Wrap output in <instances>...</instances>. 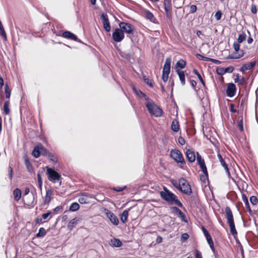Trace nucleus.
Returning <instances> with one entry per match:
<instances>
[{"label":"nucleus","mask_w":258,"mask_h":258,"mask_svg":"<svg viewBox=\"0 0 258 258\" xmlns=\"http://www.w3.org/2000/svg\"><path fill=\"white\" fill-rule=\"evenodd\" d=\"M164 191H161L160 193L162 199L164 200L170 205L175 204L180 208L183 207V204L177 199V196L175 194L172 193L165 187H164Z\"/></svg>","instance_id":"f257e3e1"},{"label":"nucleus","mask_w":258,"mask_h":258,"mask_svg":"<svg viewBox=\"0 0 258 258\" xmlns=\"http://www.w3.org/2000/svg\"><path fill=\"white\" fill-rule=\"evenodd\" d=\"M178 190L184 194L190 195L192 193L190 185L184 178H181L178 181Z\"/></svg>","instance_id":"f03ea898"},{"label":"nucleus","mask_w":258,"mask_h":258,"mask_svg":"<svg viewBox=\"0 0 258 258\" xmlns=\"http://www.w3.org/2000/svg\"><path fill=\"white\" fill-rule=\"evenodd\" d=\"M118 25L119 28L123 31V33L127 34V36L133 41V35L135 29L134 26L131 24L124 22H120Z\"/></svg>","instance_id":"7ed1b4c3"},{"label":"nucleus","mask_w":258,"mask_h":258,"mask_svg":"<svg viewBox=\"0 0 258 258\" xmlns=\"http://www.w3.org/2000/svg\"><path fill=\"white\" fill-rule=\"evenodd\" d=\"M146 105L148 111L152 115L156 117H160L162 116L163 113L162 109L155 103L148 102L146 104Z\"/></svg>","instance_id":"20e7f679"},{"label":"nucleus","mask_w":258,"mask_h":258,"mask_svg":"<svg viewBox=\"0 0 258 258\" xmlns=\"http://www.w3.org/2000/svg\"><path fill=\"white\" fill-rule=\"evenodd\" d=\"M170 156L177 163L185 164L182 154L179 150L172 149L170 151Z\"/></svg>","instance_id":"39448f33"},{"label":"nucleus","mask_w":258,"mask_h":258,"mask_svg":"<svg viewBox=\"0 0 258 258\" xmlns=\"http://www.w3.org/2000/svg\"><path fill=\"white\" fill-rule=\"evenodd\" d=\"M52 31L56 36H62L70 40H77V36L70 31H65L62 32L61 30L56 31L54 29H52Z\"/></svg>","instance_id":"423d86ee"},{"label":"nucleus","mask_w":258,"mask_h":258,"mask_svg":"<svg viewBox=\"0 0 258 258\" xmlns=\"http://www.w3.org/2000/svg\"><path fill=\"white\" fill-rule=\"evenodd\" d=\"M46 168L48 178L50 181L55 182L56 180H58L61 178L60 175L53 169L48 167V166H46Z\"/></svg>","instance_id":"0eeeda50"},{"label":"nucleus","mask_w":258,"mask_h":258,"mask_svg":"<svg viewBox=\"0 0 258 258\" xmlns=\"http://www.w3.org/2000/svg\"><path fill=\"white\" fill-rule=\"evenodd\" d=\"M124 37L123 31L120 28H116L112 33V38L116 42H121Z\"/></svg>","instance_id":"6e6552de"},{"label":"nucleus","mask_w":258,"mask_h":258,"mask_svg":"<svg viewBox=\"0 0 258 258\" xmlns=\"http://www.w3.org/2000/svg\"><path fill=\"white\" fill-rule=\"evenodd\" d=\"M101 19L102 21L104 30L107 32H109L111 29V27L107 14L106 13H102Z\"/></svg>","instance_id":"1a4fd4ad"},{"label":"nucleus","mask_w":258,"mask_h":258,"mask_svg":"<svg viewBox=\"0 0 258 258\" xmlns=\"http://www.w3.org/2000/svg\"><path fill=\"white\" fill-rule=\"evenodd\" d=\"M105 212L106 216L109 219L110 222L115 225H117L119 223L118 218L108 209H105Z\"/></svg>","instance_id":"9d476101"},{"label":"nucleus","mask_w":258,"mask_h":258,"mask_svg":"<svg viewBox=\"0 0 258 258\" xmlns=\"http://www.w3.org/2000/svg\"><path fill=\"white\" fill-rule=\"evenodd\" d=\"M236 92V86L234 84L231 83H229L226 89L227 95L229 97H233Z\"/></svg>","instance_id":"9b49d317"},{"label":"nucleus","mask_w":258,"mask_h":258,"mask_svg":"<svg viewBox=\"0 0 258 258\" xmlns=\"http://www.w3.org/2000/svg\"><path fill=\"white\" fill-rule=\"evenodd\" d=\"M171 209L175 212V214L180 218L182 221L184 222H187V220L185 215L184 213L177 207H172Z\"/></svg>","instance_id":"f8f14e48"},{"label":"nucleus","mask_w":258,"mask_h":258,"mask_svg":"<svg viewBox=\"0 0 258 258\" xmlns=\"http://www.w3.org/2000/svg\"><path fill=\"white\" fill-rule=\"evenodd\" d=\"M226 217L227 219V223L229 224L234 223L233 213L229 207L225 208Z\"/></svg>","instance_id":"ddd939ff"},{"label":"nucleus","mask_w":258,"mask_h":258,"mask_svg":"<svg viewBox=\"0 0 258 258\" xmlns=\"http://www.w3.org/2000/svg\"><path fill=\"white\" fill-rule=\"evenodd\" d=\"M186 156L187 160L190 163H193L196 160V155L194 151L187 149L186 151Z\"/></svg>","instance_id":"4468645a"},{"label":"nucleus","mask_w":258,"mask_h":258,"mask_svg":"<svg viewBox=\"0 0 258 258\" xmlns=\"http://www.w3.org/2000/svg\"><path fill=\"white\" fill-rule=\"evenodd\" d=\"M256 64L255 61H253L247 63H245L240 68V71L244 72L247 70L252 69Z\"/></svg>","instance_id":"2eb2a0df"},{"label":"nucleus","mask_w":258,"mask_h":258,"mask_svg":"<svg viewBox=\"0 0 258 258\" xmlns=\"http://www.w3.org/2000/svg\"><path fill=\"white\" fill-rule=\"evenodd\" d=\"M170 64H171V58H167L166 59L165 62L164 63L163 72L164 74H169L170 72Z\"/></svg>","instance_id":"dca6fc26"},{"label":"nucleus","mask_w":258,"mask_h":258,"mask_svg":"<svg viewBox=\"0 0 258 258\" xmlns=\"http://www.w3.org/2000/svg\"><path fill=\"white\" fill-rule=\"evenodd\" d=\"M164 8L165 11L166 17L167 19L170 21H171L172 19V6H164Z\"/></svg>","instance_id":"f3484780"},{"label":"nucleus","mask_w":258,"mask_h":258,"mask_svg":"<svg viewBox=\"0 0 258 258\" xmlns=\"http://www.w3.org/2000/svg\"><path fill=\"white\" fill-rule=\"evenodd\" d=\"M218 158L219 160V161L221 163V164L223 166V167L224 168L225 170V171L226 172V173L228 174V175L229 176H230V172H229V168H228V165L226 163L225 161H224V160L222 158V155L220 154V153H218Z\"/></svg>","instance_id":"a211bd4d"},{"label":"nucleus","mask_w":258,"mask_h":258,"mask_svg":"<svg viewBox=\"0 0 258 258\" xmlns=\"http://www.w3.org/2000/svg\"><path fill=\"white\" fill-rule=\"evenodd\" d=\"M110 245L113 247H120L122 245V243L119 239L113 238L110 240Z\"/></svg>","instance_id":"6ab92c4d"},{"label":"nucleus","mask_w":258,"mask_h":258,"mask_svg":"<svg viewBox=\"0 0 258 258\" xmlns=\"http://www.w3.org/2000/svg\"><path fill=\"white\" fill-rule=\"evenodd\" d=\"M242 199L243 202L244 203V204L245 205V207H246V208L247 211L248 212L249 214L251 215L252 214V212L250 209L248 199L247 198V197L245 194H243L242 195Z\"/></svg>","instance_id":"aec40b11"},{"label":"nucleus","mask_w":258,"mask_h":258,"mask_svg":"<svg viewBox=\"0 0 258 258\" xmlns=\"http://www.w3.org/2000/svg\"><path fill=\"white\" fill-rule=\"evenodd\" d=\"M145 18L149 20L151 22H153L154 23H156V19L154 17V15L152 13H151L149 11H146L145 13Z\"/></svg>","instance_id":"412c9836"},{"label":"nucleus","mask_w":258,"mask_h":258,"mask_svg":"<svg viewBox=\"0 0 258 258\" xmlns=\"http://www.w3.org/2000/svg\"><path fill=\"white\" fill-rule=\"evenodd\" d=\"M52 195V191L51 189H48L46 190V195L44 200V204H47L50 203L51 201V196Z\"/></svg>","instance_id":"4be33fe9"},{"label":"nucleus","mask_w":258,"mask_h":258,"mask_svg":"<svg viewBox=\"0 0 258 258\" xmlns=\"http://www.w3.org/2000/svg\"><path fill=\"white\" fill-rule=\"evenodd\" d=\"M176 72L178 75L179 80L181 82V84L182 85H184L185 84V75L184 73L182 71H180L179 70H176Z\"/></svg>","instance_id":"5701e85b"},{"label":"nucleus","mask_w":258,"mask_h":258,"mask_svg":"<svg viewBox=\"0 0 258 258\" xmlns=\"http://www.w3.org/2000/svg\"><path fill=\"white\" fill-rule=\"evenodd\" d=\"M32 154L35 158H38L40 156L41 154L40 144L34 147Z\"/></svg>","instance_id":"b1692460"},{"label":"nucleus","mask_w":258,"mask_h":258,"mask_svg":"<svg viewBox=\"0 0 258 258\" xmlns=\"http://www.w3.org/2000/svg\"><path fill=\"white\" fill-rule=\"evenodd\" d=\"M119 54L120 56L123 59L127 60V61H130L131 59V55L130 53L122 51L120 50H118Z\"/></svg>","instance_id":"393cba45"},{"label":"nucleus","mask_w":258,"mask_h":258,"mask_svg":"<svg viewBox=\"0 0 258 258\" xmlns=\"http://www.w3.org/2000/svg\"><path fill=\"white\" fill-rule=\"evenodd\" d=\"M128 211L129 210H125L120 215V220L123 223H125L127 221V217L128 215Z\"/></svg>","instance_id":"a878e982"},{"label":"nucleus","mask_w":258,"mask_h":258,"mask_svg":"<svg viewBox=\"0 0 258 258\" xmlns=\"http://www.w3.org/2000/svg\"><path fill=\"white\" fill-rule=\"evenodd\" d=\"M13 195L15 200H19L22 195L21 190L18 188H15L13 191Z\"/></svg>","instance_id":"bb28decb"},{"label":"nucleus","mask_w":258,"mask_h":258,"mask_svg":"<svg viewBox=\"0 0 258 258\" xmlns=\"http://www.w3.org/2000/svg\"><path fill=\"white\" fill-rule=\"evenodd\" d=\"M24 161H25V164L26 165V167L28 171L30 173L32 172L33 171V167L32 164L29 161L28 158L27 157H25V159H24Z\"/></svg>","instance_id":"cd10ccee"},{"label":"nucleus","mask_w":258,"mask_h":258,"mask_svg":"<svg viewBox=\"0 0 258 258\" xmlns=\"http://www.w3.org/2000/svg\"><path fill=\"white\" fill-rule=\"evenodd\" d=\"M171 129L175 132H177L179 131V125L178 121L177 120L174 119L172 121L171 124Z\"/></svg>","instance_id":"c85d7f7f"},{"label":"nucleus","mask_w":258,"mask_h":258,"mask_svg":"<svg viewBox=\"0 0 258 258\" xmlns=\"http://www.w3.org/2000/svg\"><path fill=\"white\" fill-rule=\"evenodd\" d=\"M47 157L49 158L50 161H51L54 164H56L58 162L57 157L52 152H50L49 154H48Z\"/></svg>","instance_id":"c756f323"},{"label":"nucleus","mask_w":258,"mask_h":258,"mask_svg":"<svg viewBox=\"0 0 258 258\" xmlns=\"http://www.w3.org/2000/svg\"><path fill=\"white\" fill-rule=\"evenodd\" d=\"M193 73L196 75H197V76L198 77V78H199V80L200 81V82H201V83L202 84V85H203L204 87H206V84H205V82L204 81V80H203L202 76L201 75V74L199 73V72H198V71L196 69H194L193 70Z\"/></svg>","instance_id":"7c9ffc66"},{"label":"nucleus","mask_w":258,"mask_h":258,"mask_svg":"<svg viewBox=\"0 0 258 258\" xmlns=\"http://www.w3.org/2000/svg\"><path fill=\"white\" fill-rule=\"evenodd\" d=\"M78 220L76 218L71 220L68 224V227L70 230H72L77 223Z\"/></svg>","instance_id":"2f4dec72"},{"label":"nucleus","mask_w":258,"mask_h":258,"mask_svg":"<svg viewBox=\"0 0 258 258\" xmlns=\"http://www.w3.org/2000/svg\"><path fill=\"white\" fill-rule=\"evenodd\" d=\"M186 66V61L182 59H179L176 64V67L180 69L184 68Z\"/></svg>","instance_id":"473e14b6"},{"label":"nucleus","mask_w":258,"mask_h":258,"mask_svg":"<svg viewBox=\"0 0 258 258\" xmlns=\"http://www.w3.org/2000/svg\"><path fill=\"white\" fill-rule=\"evenodd\" d=\"M79 208H80L79 204L77 202H74L71 205V206L69 208V210L70 211L75 212V211H77L78 210H79Z\"/></svg>","instance_id":"72a5a7b5"},{"label":"nucleus","mask_w":258,"mask_h":258,"mask_svg":"<svg viewBox=\"0 0 258 258\" xmlns=\"http://www.w3.org/2000/svg\"><path fill=\"white\" fill-rule=\"evenodd\" d=\"M9 105L10 101L9 100L5 101L4 104V111L6 115L9 114L10 112Z\"/></svg>","instance_id":"f704fd0d"},{"label":"nucleus","mask_w":258,"mask_h":258,"mask_svg":"<svg viewBox=\"0 0 258 258\" xmlns=\"http://www.w3.org/2000/svg\"><path fill=\"white\" fill-rule=\"evenodd\" d=\"M143 78L145 83H146L150 87H153L154 81L152 79H149L144 75H143Z\"/></svg>","instance_id":"c9c22d12"},{"label":"nucleus","mask_w":258,"mask_h":258,"mask_svg":"<svg viewBox=\"0 0 258 258\" xmlns=\"http://www.w3.org/2000/svg\"><path fill=\"white\" fill-rule=\"evenodd\" d=\"M46 234L45 229L43 227L39 228L38 232L36 234V236L37 237H41L45 236Z\"/></svg>","instance_id":"e433bc0d"},{"label":"nucleus","mask_w":258,"mask_h":258,"mask_svg":"<svg viewBox=\"0 0 258 258\" xmlns=\"http://www.w3.org/2000/svg\"><path fill=\"white\" fill-rule=\"evenodd\" d=\"M229 227H230V232H231V234L234 237H235V236L237 234V231H236V228H235L234 223L229 224Z\"/></svg>","instance_id":"4c0bfd02"},{"label":"nucleus","mask_w":258,"mask_h":258,"mask_svg":"<svg viewBox=\"0 0 258 258\" xmlns=\"http://www.w3.org/2000/svg\"><path fill=\"white\" fill-rule=\"evenodd\" d=\"M5 92L6 93V98L9 99L11 96V89L8 84H6L5 86Z\"/></svg>","instance_id":"58836bf2"},{"label":"nucleus","mask_w":258,"mask_h":258,"mask_svg":"<svg viewBox=\"0 0 258 258\" xmlns=\"http://www.w3.org/2000/svg\"><path fill=\"white\" fill-rule=\"evenodd\" d=\"M197 160L200 166L205 164L204 160L202 158L199 152H197Z\"/></svg>","instance_id":"ea45409f"},{"label":"nucleus","mask_w":258,"mask_h":258,"mask_svg":"<svg viewBox=\"0 0 258 258\" xmlns=\"http://www.w3.org/2000/svg\"><path fill=\"white\" fill-rule=\"evenodd\" d=\"M37 177L38 180V187L39 188L40 190H42L43 181L40 172L37 173Z\"/></svg>","instance_id":"a19ab883"},{"label":"nucleus","mask_w":258,"mask_h":258,"mask_svg":"<svg viewBox=\"0 0 258 258\" xmlns=\"http://www.w3.org/2000/svg\"><path fill=\"white\" fill-rule=\"evenodd\" d=\"M136 94L140 98H144L147 101L149 100V98L141 90H139Z\"/></svg>","instance_id":"79ce46f5"},{"label":"nucleus","mask_w":258,"mask_h":258,"mask_svg":"<svg viewBox=\"0 0 258 258\" xmlns=\"http://www.w3.org/2000/svg\"><path fill=\"white\" fill-rule=\"evenodd\" d=\"M41 154L42 156H47L50 153L47 149L44 148L42 145L40 144Z\"/></svg>","instance_id":"37998d69"},{"label":"nucleus","mask_w":258,"mask_h":258,"mask_svg":"<svg viewBox=\"0 0 258 258\" xmlns=\"http://www.w3.org/2000/svg\"><path fill=\"white\" fill-rule=\"evenodd\" d=\"M246 35L244 33H242L239 34L237 41L239 43H242L246 39Z\"/></svg>","instance_id":"c03bdc74"},{"label":"nucleus","mask_w":258,"mask_h":258,"mask_svg":"<svg viewBox=\"0 0 258 258\" xmlns=\"http://www.w3.org/2000/svg\"><path fill=\"white\" fill-rule=\"evenodd\" d=\"M240 117H239L238 120V126L239 128V130L241 132L243 131V117L242 116L241 117V118L239 119Z\"/></svg>","instance_id":"a18cd8bd"},{"label":"nucleus","mask_w":258,"mask_h":258,"mask_svg":"<svg viewBox=\"0 0 258 258\" xmlns=\"http://www.w3.org/2000/svg\"><path fill=\"white\" fill-rule=\"evenodd\" d=\"M250 203L253 205H256L258 203L257 198L254 196H252L250 197Z\"/></svg>","instance_id":"49530a36"},{"label":"nucleus","mask_w":258,"mask_h":258,"mask_svg":"<svg viewBox=\"0 0 258 258\" xmlns=\"http://www.w3.org/2000/svg\"><path fill=\"white\" fill-rule=\"evenodd\" d=\"M203 172L204 174V175L201 176V180L203 181L204 182H205V177L206 178H208V173L207 169L205 170L204 171H203Z\"/></svg>","instance_id":"de8ad7c7"},{"label":"nucleus","mask_w":258,"mask_h":258,"mask_svg":"<svg viewBox=\"0 0 258 258\" xmlns=\"http://www.w3.org/2000/svg\"><path fill=\"white\" fill-rule=\"evenodd\" d=\"M63 209V206H58L55 207L53 209V213L54 214H57L59 212H60Z\"/></svg>","instance_id":"09e8293b"},{"label":"nucleus","mask_w":258,"mask_h":258,"mask_svg":"<svg viewBox=\"0 0 258 258\" xmlns=\"http://www.w3.org/2000/svg\"><path fill=\"white\" fill-rule=\"evenodd\" d=\"M197 57L201 60L204 61H210L211 58L203 56L200 54H197Z\"/></svg>","instance_id":"8fccbe9b"},{"label":"nucleus","mask_w":258,"mask_h":258,"mask_svg":"<svg viewBox=\"0 0 258 258\" xmlns=\"http://www.w3.org/2000/svg\"><path fill=\"white\" fill-rule=\"evenodd\" d=\"M243 56V54H239L237 56L229 55L227 57V59H238Z\"/></svg>","instance_id":"3c124183"},{"label":"nucleus","mask_w":258,"mask_h":258,"mask_svg":"<svg viewBox=\"0 0 258 258\" xmlns=\"http://www.w3.org/2000/svg\"><path fill=\"white\" fill-rule=\"evenodd\" d=\"M234 67H232V66H230V67H227L226 68H224V71H225V73H231L233 72V71H234Z\"/></svg>","instance_id":"603ef678"},{"label":"nucleus","mask_w":258,"mask_h":258,"mask_svg":"<svg viewBox=\"0 0 258 258\" xmlns=\"http://www.w3.org/2000/svg\"><path fill=\"white\" fill-rule=\"evenodd\" d=\"M222 15V13L221 11L219 10L216 13V14L215 15V17L217 20H219L221 19Z\"/></svg>","instance_id":"864d4df0"},{"label":"nucleus","mask_w":258,"mask_h":258,"mask_svg":"<svg viewBox=\"0 0 258 258\" xmlns=\"http://www.w3.org/2000/svg\"><path fill=\"white\" fill-rule=\"evenodd\" d=\"M126 187V186H124L123 187L117 186L113 187V189L117 192H121L123 191Z\"/></svg>","instance_id":"5fc2aeb1"},{"label":"nucleus","mask_w":258,"mask_h":258,"mask_svg":"<svg viewBox=\"0 0 258 258\" xmlns=\"http://www.w3.org/2000/svg\"><path fill=\"white\" fill-rule=\"evenodd\" d=\"M189 82L190 83V85L191 86H192V87L193 88V89L195 90V91H197V89H196V85L197 84V83L196 81L194 80H192V79H189Z\"/></svg>","instance_id":"6e6d98bb"},{"label":"nucleus","mask_w":258,"mask_h":258,"mask_svg":"<svg viewBox=\"0 0 258 258\" xmlns=\"http://www.w3.org/2000/svg\"><path fill=\"white\" fill-rule=\"evenodd\" d=\"M233 47L235 52H237L240 49V45L238 42H234L233 44Z\"/></svg>","instance_id":"4d7b16f0"},{"label":"nucleus","mask_w":258,"mask_h":258,"mask_svg":"<svg viewBox=\"0 0 258 258\" xmlns=\"http://www.w3.org/2000/svg\"><path fill=\"white\" fill-rule=\"evenodd\" d=\"M51 214L52 212L50 211H48L47 213H44L42 215V218L43 219H46Z\"/></svg>","instance_id":"13d9d810"},{"label":"nucleus","mask_w":258,"mask_h":258,"mask_svg":"<svg viewBox=\"0 0 258 258\" xmlns=\"http://www.w3.org/2000/svg\"><path fill=\"white\" fill-rule=\"evenodd\" d=\"M196 258H202V253L197 249H195Z\"/></svg>","instance_id":"bf43d9fd"},{"label":"nucleus","mask_w":258,"mask_h":258,"mask_svg":"<svg viewBox=\"0 0 258 258\" xmlns=\"http://www.w3.org/2000/svg\"><path fill=\"white\" fill-rule=\"evenodd\" d=\"M189 238V235L186 233H184L181 235V240L184 241L187 240Z\"/></svg>","instance_id":"052dcab7"},{"label":"nucleus","mask_w":258,"mask_h":258,"mask_svg":"<svg viewBox=\"0 0 258 258\" xmlns=\"http://www.w3.org/2000/svg\"><path fill=\"white\" fill-rule=\"evenodd\" d=\"M168 75L169 74H164V73H162V79L165 83L167 82L168 80Z\"/></svg>","instance_id":"680f3d73"},{"label":"nucleus","mask_w":258,"mask_h":258,"mask_svg":"<svg viewBox=\"0 0 258 258\" xmlns=\"http://www.w3.org/2000/svg\"><path fill=\"white\" fill-rule=\"evenodd\" d=\"M9 176L11 180L13 178V168L11 166H9L8 168Z\"/></svg>","instance_id":"e2e57ef3"},{"label":"nucleus","mask_w":258,"mask_h":258,"mask_svg":"<svg viewBox=\"0 0 258 258\" xmlns=\"http://www.w3.org/2000/svg\"><path fill=\"white\" fill-rule=\"evenodd\" d=\"M197 6L196 5H192L190 6V13H194L197 11Z\"/></svg>","instance_id":"0e129e2a"},{"label":"nucleus","mask_w":258,"mask_h":258,"mask_svg":"<svg viewBox=\"0 0 258 258\" xmlns=\"http://www.w3.org/2000/svg\"><path fill=\"white\" fill-rule=\"evenodd\" d=\"M78 201H79V202L81 204H84L87 203V199L84 197L79 198Z\"/></svg>","instance_id":"69168bd1"},{"label":"nucleus","mask_w":258,"mask_h":258,"mask_svg":"<svg viewBox=\"0 0 258 258\" xmlns=\"http://www.w3.org/2000/svg\"><path fill=\"white\" fill-rule=\"evenodd\" d=\"M217 73L220 75H223L225 74L224 68H219L217 69Z\"/></svg>","instance_id":"338daca9"},{"label":"nucleus","mask_w":258,"mask_h":258,"mask_svg":"<svg viewBox=\"0 0 258 258\" xmlns=\"http://www.w3.org/2000/svg\"><path fill=\"white\" fill-rule=\"evenodd\" d=\"M178 143L181 145H184L185 143V141L183 137H179V138H178Z\"/></svg>","instance_id":"774afa93"}]
</instances>
